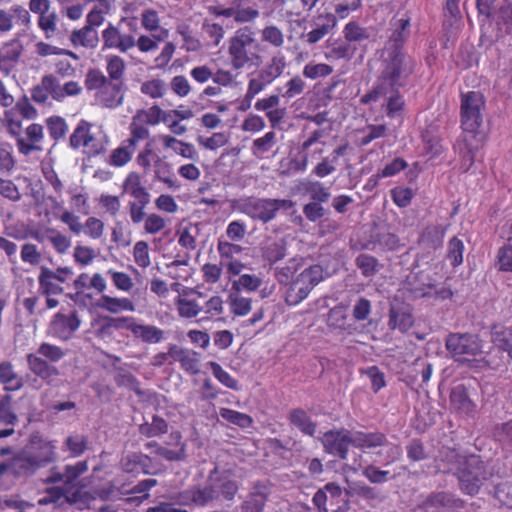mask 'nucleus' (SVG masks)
I'll list each match as a JSON object with an SVG mask.
<instances>
[{
  "label": "nucleus",
  "mask_w": 512,
  "mask_h": 512,
  "mask_svg": "<svg viewBox=\"0 0 512 512\" xmlns=\"http://www.w3.org/2000/svg\"><path fill=\"white\" fill-rule=\"evenodd\" d=\"M16 159L14 157L13 147L8 142L0 143V172L11 174L15 169Z\"/></svg>",
  "instance_id": "54"
},
{
  "label": "nucleus",
  "mask_w": 512,
  "mask_h": 512,
  "mask_svg": "<svg viewBox=\"0 0 512 512\" xmlns=\"http://www.w3.org/2000/svg\"><path fill=\"white\" fill-rule=\"evenodd\" d=\"M49 135L55 141L63 138L68 131L66 120L60 116H51L46 120Z\"/></svg>",
  "instance_id": "64"
},
{
  "label": "nucleus",
  "mask_w": 512,
  "mask_h": 512,
  "mask_svg": "<svg viewBox=\"0 0 512 512\" xmlns=\"http://www.w3.org/2000/svg\"><path fill=\"white\" fill-rule=\"evenodd\" d=\"M390 329L401 332L408 331L413 326V317L408 308L392 306L389 311Z\"/></svg>",
  "instance_id": "35"
},
{
  "label": "nucleus",
  "mask_w": 512,
  "mask_h": 512,
  "mask_svg": "<svg viewBox=\"0 0 512 512\" xmlns=\"http://www.w3.org/2000/svg\"><path fill=\"white\" fill-rule=\"evenodd\" d=\"M463 506V502L448 492H437L429 495L422 503L425 512H445L457 510Z\"/></svg>",
  "instance_id": "19"
},
{
  "label": "nucleus",
  "mask_w": 512,
  "mask_h": 512,
  "mask_svg": "<svg viewBox=\"0 0 512 512\" xmlns=\"http://www.w3.org/2000/svg\"><path fill=\"white\" fill-rule=\"evenodd\" d=\"M109 138L103 128L81 119L69 137L72 149H83L89 156H98L107 149Z\"/></svg>",
  "instance_id": "5"
},
{
  "label": "nucleus",
  "mask_w": 512,
  "mask_h": 512,
  "mask_svg": "<svg viewBox=\"0 0 512 512\" xmlns=\"http://www.w3.org/2000/svg\"><path fill=\"white\" fill-rule=\"evenodd\" d=\"M445 346L457 361L467 360L468 356H477L482 352V343L477 335L469 333H451L447 336Z\"/></svg>",
  "instance_id": "10"
},
{
  "label": "nucleus",
  "mask_w": 512,
  "mask_h": 512,
  "mask_svg": "<svg viewBox=\"0 0 512 512\" xmlns=\"http://www.w3.org/2000/svg\"><path fill=\"white\" fill-rule=\"evenodd\" d=\"M194 487L195 506L197 507H213L218 501L215 498L214 490L210 487L208 480L204 485H196Z\"/></svg>",
  "instance_id": "48"
},
{
  "label": "nucleus",
  "mask_w": 512,
  "mask_h": 512,
  "mask_svg": "<svg viewBox=\"0 0 512 512\" xmlns=\"http://www.w3.org/2000/svg\"><path fill=\"white\" fill-rule=\"evenodd\" d=\"M286 66L285 56L281 52H276L264 67L253 74L248 81L246 90L248 107H250L251 101L256 95L283 74Z\"/></svg>",
  "instance_id": "6"
},
{
  "label": "nucleus",
  "mask_w": 512,
  "mask_h": 512,
  "mask_svg": "<svg viewBox=\"0 0 512 512\" xmlns=\"http://www.w3.org/2000/svg\"><path fill=\"white\" fill-rule=\"evenodd\" d=\"M12 475L15 477H29L39 468L32 459L30 450H22L11 458Z\"/></svg>",
  "instance_id": "27"
},
{
  "label": "nucleus",
  "mask_w": 512,
  "mask_h": 512,
  "mask_svg": "<svg viewBox=\"0 0 512 512\" xmlns=\"http://www.w3.org/2000/svg\"><path fill=\"white\" fill-rule=\"evenodd\" d=\"M85 87L96 91V101L105 108L114 109L122 105L124 100V82L107 80L98 69H90L85 75Z\"/></svg>",
  "instance_id": "4"
},
{
  "label": "nucleus",
  "mask_w": 512,
  "mask_h": 512,
  "mask_svg": "<svg viewBox=\"0 0 512 512\" xmlns=\"http://www.w3.org/2000/svg\"><path fill=\"white\" fill-rule=\"evenodd\" d=\"M120 467L126 473L156 474L153 460L142 453H129L120 460Z\"/></svg>",
  "instance_id": "21"
},
{
  "label": "nucleus",
  "mask_w": 512,
  "mask_h": 512,
  "mask_svg": "<svg viewBox=\"0 0 512 512\" xmlns=\"http://www.w3.org/2000/svg\"><path fill=\"white\" fill-rule=\"evenodd\" d=\"M159 140L164 149H171L185 159L196 160L198 158V153L192 143L178 140L168 134L159 135Z\"/></svg>",
  "instance_id": "28"
},
{
  "label": "nucleus",
  "mask_w": 512,
  "mask_h": 512,
  "mask_svg": "<svg viewBox=\"0 0 512 512\" xmlns=\"http://www.w3.org/2000/svg\"><path fill=\"white\" fill-rule=\"evenodd\" d=\"M333 73V67L326 63H307L303 70L302 74L305 78L308 79H318L325 78Z\"/></svg>",
  "instance_id": "59"
},
{
  "label": "nucleus",
  "mask_w": 512,
  "mask_h": 512,
  "mask_svg": "<svg viewBox=\"0 0 512 512\" xmlns=\"http://www.w3.org/2000/svg\"><path fill=\"white\" fill-rule=\"evenodd\" d=\"M401 87L374 85L373 89L360 98V103L367 105L383 101L382 107L390 118H394L405 105L399 89Z\"/></svg>",
  "instance_id": "9"
},
{
  "label": "nucleus",
  "mask_w": 512,
  "mask_h": 512,
  "mask_svg": "<svg viewBox=\"0 0 512 512\" xmlns=\"http://www.w3.org/2000/svg\"><path fill=\"white\" fill-rule=\"evenodd\" d=\"M39 289L45 296L59 295L63 293V288L54 279L53 270L42 266L38 276Z\"/></svg>",
  "instance_id": "41"
},
{
  "label": "nucleus",
  "mask_w": 512,
  "mask_h": 512,
  "mask_svg": "<svg viewBox=\"0 0 512 512\" xmlns=\"http://www.w3.org/2000/svg\"><path fill=\"white\" fill-rule=\"evenodd\" d=\"M97 307L113 314H118L122 311H135V305L130 299L111 297L108 295L101 296L97 302Z\"/></svg>",
  "instance_id": "34"
},
{
  "label": "nucleus",
  "mask_w": 512,
  "mask_h": 512,
  "mask_svg": "<svg viewBox=\"0 0 512 512\" xmlns=\"http://www.w3.org/2000/svg\"><path fill=\"white\" fill-rule=\"evenodd\" d=\"M297 187L299 192L308 194L313 201L326 202L331 196L329 188L317 180L304 179Z\"/></svg>",
  "instance_id": "32"
},
{
  "label": "nucleus",
  "mask_w": 512,
  "mask_h": 512,
  "mask_svg": "<svg viewBox=\"0 0 512 512\" xmlns=\"http://www.w3.org/2000/svg\"><path fill=\"white\" fill-rule=\"evenodd\" d=\"M131 333L135 338L142 340L145 343L156 344L164 339V331L154 325H146L135 323L131 328Z\"/></svg>",
  "instance_id": "37"
},
{
  "label": "nucleus",
  "mask_w": 512,
  "mask_h": 512,
  "mask_svg": "<svg viewBox=\"0 0 512 512\" xmlns=\"http://www.w3.org/2000/svg\"><path fill=\"white\" fill-rule=\"evenodd\" d=\"M356 51L347 41L340 39H329L326 41V51L324 53L327 60L350 59Z\"/></svg>",
  "instance_id": "31"
},
{
  "label": "nucleus",
  "mask_w": 512,
  "mask_h": 512,
  "mask_svg": "<svg viewBox=\"0 0 512 512\" xmlns=\"http://www.w3.org/2000/svg\"><path fill=\"white\" fill-rule=\"evenodd\" d=\"M346 495H356L362 497L365 500H382V496L379 491L363 482L352 483L349 489L346 490Z\"/></svg>",
  "instance_id": "53"
},
{
  "label": "nucleus",
  "mask_w": 512,
  "mask_h": 512,
  "mask_svg": "<svg viewBox=\"0 0 512 512\" xmlns=\"http://www.w3.org/2000/svg\"><path fill=\"white\" fill-rule=\"evenodd\" d=\"M352 438V431L342 428L325 432L320 440L326 453L346 460Z\"/></svg>",
  "instance_id": "11"
},
{
  "label": "nucleus",
  "mask_w": 512,
  "mask_h": 512,
  "mask_svg": "<svg viewBox=\"0 0 512 512\" xmlns=\"http://www.w3.org/2000/svg\"><path fill=\"white\" fill-rule=\"evenodd\" d=\"M45 234L57 253L65 254L71 247V240L57 229L48 227Z\"/></svg>",
  "instance_id": "52"
},
{
  "label": "nucleus",
  "mask_w": 512,
  "mask_h": 512,
  "mask_svg": "<svg viewBox=\"0 0 512 512\" xmlns=\"http://www.w3.org/2000/svg\"><path fill=\"white\" fill-rule=\"evenodd\" d=\"M436 281L430 272L421 270L407 276V289L415 298L429 297L435 288Z\"/></svg>",
  "instance_id": "18"
},
{
  "label": "nucleus",
  "mask_w": 512,
  "mask_h": 512,
  "mask_svg": "<svg viewBox=\"0 0 512 512\" xmlns=\"http://www.w3.org/2000/svg\"><path fill=\"white\" fill-rule=\"evenodd\" d=\"M352 446L363 451L378 448L386 444V435L379 431H352Z\"/></svg>",
  "instance_id": "26"
},
{
  "label": "nucleus",
  "mask_w": 512,
  "mask_h": 512,
  "mask_svg": "<svg viewBox=\"0 0 512 512\" xmlns=\"http://www.w3.org/2000/svg\"><path fill=\"white\" fill-rule=\"evenodd\" d=\"M228 57L236 71L259 67L263 62L261 44L249 26L238 28L228 39Z\"/></svg>",
  "instance_id": "1"
},
{
  "label": "nucleus",
  "mask_w": 512,
  "mask_h": 512,
  "mask_svg": "<svg viewBox=\"0 0 512 512\" xmlns=\"http://www.w3.org/2000/svg\"><path fill=\"white\" fill-rule=\"evenodd\" d=\"M324 280V271L320 265H311L305 268L289 284L285 301L290 306L298 305L308 297L312 289Z\"/></svg>",
  "instance_id": "7"
},
{
  "label": "nucleus",
  "mask_w": 512,
  "mask_h": 512,
  "mask_svg": "<svg viewBox=\"0 0 512 512\" xmlns=\"http://www.w3.org/2000/svg\"><path fill=\"white\" fill-rule=\"evenodd\" d=\"M170 354L173 361L179 362L180 367L190 375L200 372V354L194 350L170 344Z\"/></svg>",
  "instance_id": "20"
},
{
  "label": "nucleus",
  "mask_w": 512,
  "mask_h": 512,
  "mask_svg": "<svg viewBox=\"0 0 512 512\" xmlns=\"http://www.w3.org/2000/svg\"><path fill=\"white\" fill-rule=\"evenodd\" d=\"M302 258H291L284 265L274 268V276L280 284L289 285L292 276L302 267Z\"/></svg>",
  "instance_id": "43"
},
{
  "label": "nucleus",
  "mask_w": 512,
  "mask_h": 512,
  "mask_svg": "<svg viewBox=\"0 0 512 512\" xmlns=\"http://www.w3.org/2000/svg\"><path fill=\"white\" fill-rule=\"evenodd\" d=\"M207 480L209 482L210 487L215 491V498L219 502L221 501H233L238 490L239 485L238 482L228 475L220 474L218 469H213Z\"/></svg>",
  "instance_id": "14"
},
{
  "label": "nucleus",
  "mask_w": 512,
  "mask_h": 512,
  "mask_svg": "<svg viewBox=\"0 0 512 512\" xmlns=\"http://www.w3.org/2000/svg\"><path fill=\"white\" fill-rule=\"evenodd\" d=\"M44 128L41 124L32 123L25 129V135L18 139V152L29 156L32 152L42 151Z\"/></svg>",
  "instance_id": "17"
},
{
  "label": "nucleus",
  "mask_w": 512,
  "mask_h": 512,
  "mask_svg": "<svg viewBox=\"0 0 512 512\" xmlns=\"http://www.w3.org/2000/svg\"><path fill=\"white\" fill-rule=\"evenodd\" d=\"M89 440L86 435L71 434L64 443L63 450L68 451L71 457H80L88 449Z\"/></svg>",
  "instance_id": "45"
},
{
  "label": "nucleus",
  "mask_w": 512,
  "mask_h": 512,
  "mask_svg": "<svg viewBox=\"0 0 512 512\" xmlns=\"http://www.w3.org/2000/svg\"><path fill=\"white\" fill-rule=\"evenodd\" d=\"M459 482L461 490L468 495L477 494L481 485V480L478 475L465 470L460 472Z\"/></svg>",
  "instance_id": "60"
},
{
  "label": "nucleus",
  "mask_w": 512,
  "mask_h": 512,
  "mask_svg": "<svg viewBox=\"0 0 512 512\" xmlns=\"http://www.w3.org/2000/svg\"><path fill=\"white\" fill-rule=\"evenodd\" d=\"M126 63L124 59L118 55H109L106 57L107 80L114 82H124V73Z\"/></svg>",
  "instance_id": "46"
},
{
  "label": "nucleus",
  "mask_w": 512,
  "mask_h": 512,
  "mask_svg": "<svg viewBox=\"0 0 512 512\" xmlns=\"http://www.w3.org/2000/svg\"><path fill=\"white\" fill-rule=\"evenodd\" d=\"M0 383L7 391L20 390L24 385L23 378L16 373L13 364L9 361L0 363Z\"/></svg>",
  "instance_id": "33"
},
{
  "label": "nucleus",
  "mask_w": 512,
  "mask_h": 512,
  "mask_svg": "<svg viewBox=\"0 0 512 512\" xmlns=\"http://www.w3.org/2000/svg\"><path fill=\"white\" fill-rule=\"evenodd\" d=\"M268 496L269 489L267 485L259 482L256 483L253 486L252 491L241 503L240 512H263Z\"/></svg>",
  "instance_id": "22"
},
{
  "label": "nucleus",
  "mask_w": 512,
  "mask_h": 512,
  "mask_svg": "<svg viewBox=\"0 0 512 512\" xmlns=\"http://www.w3.org/2000/svg\"><path fill=\"white\" fill-rule=\"evenodd\" d=\"M262 258L273 265L286 256V244L283 240H267L260 248Z\"/></svg>",
  "instance_id": "38"
},
{
  "label": "nucleus",
  "mask_w": 512,
  "mask_h": 512,
  "mask_svg": "<svg viewBox=\"0 0 512 512\" xmlns=\"http://www.w3.org/2000/svg\"><path fill=\"white\" fill-rule=\"evenodd\" d=\"M140 92L151 99L164 97L167 92V85L160 78H153L141 83Z\"/></svg>",
  "instance_id": "49"
},
{
  "label": "nucleus",
  "mask_w": 512,
  "mask_h": 512,
  "mask_svg": "<svg viewBox=\"0 0 512 512\" xmlns=\"http://www.w3.org/2000/svg\"><path fill=\"white\" fill-rule=\"evenodd\" d=\"M447 226L430 225L424 229L420 236V245L427 250H437L443 245Z\"/></svg>",
  "instance_id": "30"
},
{
  "label": "nucleus",
  "mask_w": 512,
  "mask_h": 512,
  "mask_svg": "<svg viewBox=\"0 0 512 512\" xmlns=\"http://www.w3.org/2000/svg\"><path fill=\"white\" fill-rule=\"evenodd\" d=\"M70 40L74 46H82L88 49L97 47L99 43L98 32L91 25H86L72 32Z\"/></svg>",
  "instance_id": "36"
},
{
  "label": "nucleus",
  "mask_w": 512,
  "mask_h": 512,
  "mask_svg": "<svg viewBox=\"0 0 512 512\" xmlns=\"http://www.w3.org/2000/svg\"><path fill=\"white\" fill-rule=\"evenodd\" d=\"M37 353L40 356H42L45 360H47L50 364L59 362L67 354V352L61 347L47 342L42 343L38 347Z\"/></svg>",
  "instance_id": "61"
},
{
  "label": "nucleus",
  "mask_w": 512,
  "mask_h": 512,
  "mask_svg": "<svg viewBox=\"0 0 512 512\" xmlns=\"http://www.w3.org/2000/svg\"><path fill=\"white\" fill-rule=\"evenodd\" d=\"M337 17L330 12H322L312 17L309 21L311 30L303 33L301 38L309 45H314L321 41L337 26Z\"/></svg>",
  "instance_id": "12"
},
{
  "label": "nucleus",
  "mask_w": 512,
  "mask_h": 512,
  "mask_svg": "<svg viewBox=\"0 0 512 512\" xmlns=\"http://www.w3.org/2000/svg\"><path fill=\"white\" fill-rule=\"evenodd\" d=\"M347 315L345 308L342 306H335L329 310L326 318L328 327L334 330L343 331L346 329Z\"/></svg>",
  "instance_id": "62"
},
{
  "label": "nucleus",
  "mask_w": 512,
  "mask_h": 512,
  "mask_svg": "<svg viewBox=\"0 0 512 512\" xmlns=\"http://www.w3.org/2000/svg\"><path fill=\"white\" fill-rule=\"evenodd\" d=\"M410 19L408 17L393 18L391 21V35L385 44L384 50L389 48L402 49L404 42L410 35Z\"/></svg>",
  "instance_id": "24"
},
{
  "label": "nucleus",
  "mask_w": 512,
  "mask_h": 512,
  "mask_svg": "<svg viewBox=\"0 0 512 512\" xmlns=\"http://www.w3.org/2000/svg\"><path fill=\"white\" fill-rule=\"evenodd\" d=\"M491 340L500 350L507 352L512 359V326L493 325Z\"/></svg>",
  "instance_id": "39"
},
{
  "label": "nucleus",
  "mask_w": 512,
  "mask_h": 512,
  "mask_svg": "<svg viewBox=\"0 0 512 512\" xmlns=\"http://www.w3.org/2000/svg\"><path fill=\"white\" fill-rule=\"evenodd\" d=\"M56 449V445L53 442L41 440L39 441L37 447L30 451V453L32 459L40 469L57 460Z\"/></svg>",
  "instance_id": "29"
},
{
  "label": "nucleus",
  "mask_w": 512,
  "mask_h": 512,
  "mask_svg": "<svg viewBox=\"0 0 512 512\" xmlns=\"http://www.w3.org/2000/svg\"><path fill=\"white\" fill-rule=\"evenodd\" d=\"M415 67V60L403 49L383 50L381 71L374 85L404 87Z\"/></svg>",
  "instance_id": "2"
},
{
  "label": "nucleus",
  "mask_w": 512,
  "mask_h": 512,
  "mask_svg": "<svg viewBox=\"0 0 512 512\" xmlns=\"http://www.w3.org/2000/svg\"><path fill=\"white\" fill-rule=\"evenodd\" d=\"M355 263L364 277H372L379 271V262L374 256L360 254Z\"/></svg>",
  "instance_id": "63"
},
{
  "label": "nucleus",
  "mask_w": 512,
  "mask_h": 512,
  "mask_svg": "<svg viewBox=\"0 0 512 512\" xmlns=\"http://www.w3.org/2000/svg\"><path fill=\"white\" fill-rule=\"evenodd\" d=\"M102 50L115 49L127 53L134 48V35L122 32L117 26L109 23L102 31Z\"/></svg>",
  "instance_id": "15"
},
{
  "label": "nucleus",
  "mask_w": 512,
  "mask_h": 512,
  "mask_svg": "<svg viewBox=\"0 0 512 512\" xmlns=\"http://www.w3.org/2000/svg\"><path fill=\"white\" fill-rule=\"evenodd\" d=\"M294 202L290 199L241 198L233 203V207L238 212L247 215L253 221L267 224L273 221L280 210L288 211L294 207Z\"/></svg>",
  "instance_id": "3"
},
{
  "label": "nucleus",
  "mask_w": 512,
  "mask_h": 512,
  "mask_svg": "<svg viewBox=\"0 0 512 512\" xmlns=\"http://www.w3.org/2000/svg\"><path fill=\"white\" fill-rule=\"evenodd\" d=\"M81 320L76 311L69 314L56 313L49 325V333L63 341L70 340L79 329Z\"/></svg>",
  "instance_id": "13"
},
{
  "label": "nucleus",
  "mask_w": 512,
  "mask_h": 512,
  "mask_svg": "<svg viewBox=\"0 0 512 512\" xmlns=\"http://www.w3.org/2000/svg\"><path fill=\"white\" fill-rule=\"evenodd\" d=\"M175 305L179 316L182 318H194L202 311V306L196 300L183 296L175 299Z\"/></svg>",
  "instance_id": "50"
},
{
  "label": "nucleus",
  "mask_w": 512,
  "mask_h": 512,
  "mask_svg": "<svg viewBox=\"0 0 512 512\" xmlns=\"http://www.w3.org/2000/svg\"><path fill=\"white\" fill-rule=\"evenodd\" d=\"M123 191L136 200H150V194L141 183V177L136 172H130L124 182Z\"/></svg>",
  "instance_id": "40"
},
{
  "label": "nucleus",
  "mask_w": 512,
  "mask_h": 512,
  "mask_svg": "<svg viewBox=\"0 0 512 512\" xmlns=\"http://www.w3.org/2000/svg\"><path fill=\"white\" fill-rule=\"evenodd\" d=\"M134 152L135 149L130 147V145L124 141L121 146L111 152L109 164L114 167H122L131 160Z\"/></svg>",
  "instance_id": "56"
},
{
  "label": "nucleus",
  "mask_w": 512,
  "mask_h": 512,
  "mask_svg": "<svg viewBox=\"0 0 512 512\" xmlns=\"http://www.w3.org/2000/svg\"><path fill=\"white\" fill-rule=\"evenodd\" d=\"M219 415L229 423L237 425L241 428H249L253 423L252 417L248 414L229 408H220Z\"/></svg>",
  "instance_id": "55"
},
{
  "label": "nucleus",
  "mask_w": 512,
  "mask_h": 512,
  "mask_svg": "<svg viewBox=\"0 0 512 512\" xmlns=\"http://www.w3.org/2000/svg\"><path fill=\"white\" fill-rule=\"evenodd\" d=\"M29 370L44 381H50L59 375V370L37 352L26 356Z\"/></svg>",
  "instance_id": "25"
},
{
  "label": "nucleus",
  "mask_w": 512,
  "mask_h": 512,
  "mask_svg": "<svg viewBox=\"0 0 512 512\" xmlns=\"http://www.w3.org/2000/svg\"><path fill=\"white\" fill-rule=\"evenodd\" d=\"M18 416L12 409V397L5 395L0 399V424L14 427Z\"/></svg>",
  "instance_id": "58"
},
{
  "label": "nucleus",
  "mask_w": 512,
  "mask_h": 512,
  "mask_svg": "<svg viewBox=\"0 0 512 512\" xmlns=\"http://www.w3.org/2000/svg\"><path fill=\"white\" fill-rule=\"evenodd\" d=\"M170 438L171 442L169 444L178 446L179 448L177 450L168 449L156 441L147 442L145 448L167 461H184L186 459V445L181 441V434L179 432H172Z\"/></svg>",
  "instance_id": "16"
},
{
  "label": "nucleus",
  "mask_w": 512,
  "mask_h": 512,
  "mask_svg": "<svg viewBox=\"0 0 512 512\" xmlns=\"http://www.w3.org/2000/svg\"><path fill=\"white\" fill-rule=\"evenodd\" d=\"M290 423L297 427L303 434L314 436L316 424L303 409H294L289 413Z\"/></svg>",
  "instance_id": "42"
},
{
  "label": "nucleus",
  "mask_w": 512,
  "mask_h": 512,
  "mask_svg": "<svg viewBox=\"0 0 512 512\" xmlns=\"http://www.w3.org/2000/svg\"><path fill=\"white\" fill-rule=\"evenodd\" d=\"M176 33L182 38V48L187 52H198L202 49L200 39L195 35L190 25L181 23L176 27Z\"/></svg>",
  "instance_id": "44"
},
{
  "label": "nucleus",
  "mask_w": 512,
  "mask_h": 512,
  "mask_svg": "<svg viewBox=\"0 0 512 512\" xmlns=\"http://www.w3.org/2000/svg\"><path fill=\"white\" fill-rule=\"evenodd\" d=\"M485 98L478 91L461 94V125L467 132L475 133L483 123Z\"/></svg>",
  "instance_id": "8"
},
{
  "label": "nucleus",
  "mask_w": 512,
  "mask_h": 512,
  "mask_svg": "<svg viewBox=\"0 0 512 512\" xmlns=\"http://www.w3.org/2000/svg\"><path fill=\"white\" fill-rule=\"evenodd\" d=\"M164 40L162 35H146L142 34L138 38L134 36V47L142 53H151L158 49L159 43Z\"/></svg>",
  "instance_id": "57"
},
{
  "label": "nucleus",
  "mask_w": 512,
  "mask_h": 512,
  "mask_svg": "<svg viewBox=\"0 0 512 512\" xmlns=\"http://www.w3.org/2000/svg\"><path fill=\"white\" fill-rule=\"evenodd\" d=\"M167 431V422L163 418L156 415L153 416L151 423L145 422L139 426V433L147 438L165 434Z\"/></svg>",
  "instance_id": "51"
},
{
  "label": "nucleus",
  "mask_w": 512,
  "mask_h": 512,
  "mask_svg": "<svg viewBox=\"0 0 512 512\" xmlns=\"http://www.w3.org/2000/svg\"><path fill=\"white\" fill-rule=\"evenodd\" d=\"M343 35L349 44L361 43L370 38V31L359 23L351 21L344 26Z\"/></svg>",
  "instance_id": "47"
},
{
  "label": "nucleus",
  "mask_w": 512,
  "mask_h": 512,
  "mask_svg": "<svg viewBox=\"0 0 512 512\" xmlns=\"http://www.w3.org/2000/svg\"><path fill=\"white\" fill-rule=\"evenodd\" d=\"M491 18L497 26V38L512 32V4L508 0L497 4Z\"/></svg>",
  "instance_id": "23"
}]
</instances>
